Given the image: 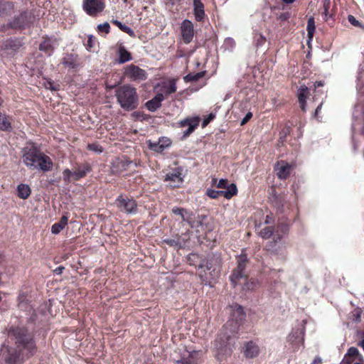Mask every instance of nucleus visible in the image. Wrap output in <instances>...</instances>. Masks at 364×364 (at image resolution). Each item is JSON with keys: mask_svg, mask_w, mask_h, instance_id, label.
Instances as JSON below:
<instances>
[{"mask_svg": "<svg viewBox=\"0 0 364 364\" xmlns=\"http://www.w3.org/2000/svg\"><path fill=\"white\" fill-rule=\"evenodd\" d=\"M164 100V96L163 93H159L154 98L146 102V107L149 111L154 112L161 107V102Z\"/></svg>", "mask_w": 364, "mask_h": 364, "instance_id": "18", "label": "nucleus"}, {"mask_svg": "<svg viewBox=\"0 0 364 364\" xmlns=\"http://www.w3.org/2000/svg\"><path fill=\"white\" fill-rule=\"evenodd\" d=\"M14 10L13 4L7 0L0 1V17L11 14Z\"/></svg>", "mask_w": 364, "mask_h": 364, "instance_id": "23", "label": "nucleus"}, {"mask_svg": "<svg viewBox=\"0 0 364 364\" xmlns=\"http://www.w3.org/2000/svg\"><path fill=\"white\" fill-rule=\"evenodd\" d=\"M282 1L287 4H291V3H293L295 0H282Z\"/></svg>", "mask_w": 364, "mask_h": 364, "instance_id": "58", "label": "nucleus"}, {"mask_svg": "<svg viewBox=\"0 0 364 364\" xmlns=\"http://www.w3.org/2000/svg\"><path fill=\"white\" fill-rule=\"evenodd\" d=\"M205 218V216L195 215V219H191V222H188V224L191 228L195 229L198 233H200L203 230V220Z\"/></svg>", "mask_w": 364, "mask_h": 364, "instance_id": "24", "label": "nucleus"}, {"mask_svg": "<svg viewBox=\"0 0 364 364\" xmlns=\"http://www.w3.org/2000/svg\"><path fill=\"white\" fill-rule=\"evenodd\" d=\"M171 144L168 139L162 138L156 143H150L149 147L154 151L162 152L166 147Z\"/></svg>", "mask_w": 364, "mask_h": 364, "instance_id": "22", "label": "nucleus"}, {"mask_svg": "<svg viewBox=\"0 0 364 364\" xmlns=\"http://www.w3.org/2000/svg\"><path fill=\"white\" fill-rule=\"evenodd\" d=\"M288 341L290 342L295 349L304 343V331L302 328H298L292 331L288 336Z\"/></svg>", "mask_w": 364, "mask_h": 364, "instance_id": "13", "label": "nucleus"}, {"mask_svg": "<svg viewBox=\"0 0 364 364\" xmlns=\"http://www.w3.org/2000/svg\"><path fill=\"white\" fill-rule=\"evenodd\" d=\"M83 9L88 15H91V0H84Z\"/></svg>", "mask_w": 364, "mask_h": 364, "instance_id": "44", "label": "nucleus"}, {"mask_svg": "<svg viewBox=\"0 0 364 364\" xmlns=\"http://www.w3.org/2000/svg\"><path fill=\"white\" fill-rule=\"evenodd\" d=\"M9 336L15 338L19 353L17 355V350L4 345L1 350L4 355L7 353L5 357L6 364H22L24 357H28L35 353L36 344L25 328H15L10 333Z\"/></svg>", "mask_w": 364, "mask_h": 364, "instance_id": "2", "label": "nucleus"}, {"mask_svg": "<svg viewBox=\"0 0 364 364\" xmlns=\"http://www.w3.org/2000/svg\"><path fill=\"white\" fill-rule=\"evenodd\" d=\"M308 92V87L305 85H303L299 87L297 93L300 107L304 112L306 111V100L307 98Z\"/></svg>", "mask_w": 364, "mask_h": 364, "instance_id": "21", "label": "nucleus"}, {"mask_svg": "<svg viewBox=\"0 0 364 364\" xmlns=\"http://www.w3.org/2000/svg\"><path fill=\"white\" fill-rule=\"evenodd\" d=\"M23 162L32 169L48 171L53 167L50 159L38 149L35 146H27L23 149Z\"/></svg>", "mask_w": 364, "mask_h": 364, "instance_id": "3", "label": "nucleus"}, {"mask_svg": "<svg viewBox=\"0 0 364 364\" xmlns=\"http://www.w3.org/2000/svg\"><path fill=\"white\" fill-rule=\"evenodd\" d=\"M87 147H88V149H91V145H90V144H88V145H87Z\"/></svg>", "mask_w": 364, "mask_h": 364, "instance_id": "60", "label": "nucleus"}, {"mask_svg": "<svg viewBox=\"0 0 364 364\" xmlns=\"http://www.w3.org/2000/svg\"><path fill=\"white\" fill-rule=\"evenodd\" d=\"M289 18V14L287 12L282 13L279 16V19L281 21H285V20L288 19Z\"/></svg>", "mask_w": 364, "mask_h": 364, "instance_id": "51", "label": "nucleus"}, {"mask_svg": "<svg viewBox=\"0 0 364 364\" xmlns=\"http://www.w3.org/2000/svg\"><path fill=\"white\" fill-rule=\"evenodd\" d=\"M55 42L50 38H46L42 41L39 46V49L42 51H45L49 55L53 52L55 46Z\"/></svg>", "mask_w": 364, "mask_h": 364, "instance_id": "28", "label": "nucleus"}, {"mask_svg": "<svg viewBox=\"0 0 364 364\" xmlns=\"http://www.w3.org/2000/svg\"><path fill=\"white\" fill-rule=\"evenodd\" d=\"M165 181L168 182V186L171 187H179L183 181L182 168H177L172 172L167 173L165 177Z\"/></svg>", "mask_w": 364, "mask_h": 364, "instance_id": "11", "label": "nucleus"}, {"mask_svg": "<svg viewBox=\"0 0 364 364\" xmlns=\"http://www.w3.org/2000/svg\"><path fill=\"white\" fill-rule=\"evenodd\" d=\"M105 6V0H92V14L101 12Z\"/></svg>", "mask_w": 364, "mask_h": 364, "instance_id": "33", "label": "nucleus"}, {"mask_svg": "<svg viewBox=\"0 0 364 364\" xmlns=\"http://www.w3.org/2000/svg\"><path fill=\"white\" fill-rule=\"evenodd\" d=\"M109 29H110L109 24L107 22L102 23V24H99L97 26V31L100 33H104L107 34L109 32Z\"/></svg>", "mask_w": 364, "mask_h": 364, "instance_id": "41", "label": "nucleus"}, {"mask_svg": "<svg viewBox=\"0 0 364 364\" xmlns=\"http://www.w3.org/2000/svg\"><path fill=\"white\" fill-rule=\"evenodd\" d=\"M113 23L119 28L122 31L128 33L129 36H132L134 35V31L130 27L122 24L120 21L115 20L113 21Z\"/></svg>", "mask_w": 364, "mask_h": 364, "instance_id": "36", "label": "nucleus"}, {"mask_svg": "<svg viewBox=\"0 0 364 364\" xmlns=\"http://www.w3.org/2000/svg\"><path fill=\"white\" fill-rule=\"evenodd\" d=\"M44 85L46 88L51 90H57L58 89V85H55L51 80H46L44 82Z\"/></svg>", "mask_w": 364, "mask_h": 364, "instance_id": "43", "label": "nucleus"}, {"mask_svg": "<svg viewBox=\"0 0 364 364\" xmlns=\"http://www.w3.org/2000/svg\"><path fill=\"white\" fill-rule=\"evenodd\" d=\"M252 117V112H249L246 114V115L245 116V117L242 119L241 121V125H244L245 124H246L250 119L251 117Z\"/></svg>", "mask_w": 364, "mask_h": 364, "instance_id": "47", "label": "nucleus"}, {"mask_svg": "<svg viewBox=\"0 0 364 364\" xmlns=\"http://www.w3.org/2000/svg\"><path fill=\"white\" fill-rule=\"evenodd\" d=\"M18 196L22 199H26L31 194V188L28 185L19 184L17 186Z\"/></svg>", "mask_w": 364, "mask_h": 364, "instance_id": "30", "label": "nucleus"}, {"mask_svg": "<svg viewBox=\"0 0 364 364\" xmlns=\"http://www.w3.org/2000/svg\"><path fill=\"white\" fill-rule=\"evenodd\" d=\"M214 118V115L213 114H210L208 117L203 122V126H206Z\"/></svg>", "mask_w": 364, "mask_h": 364, "instance_id": "50", "label": "nucleus"}, {"mask_svg": "<svg viewBox=\"0 0 364 364\" xmlns=\"http://www.w3.org/2000/svg\"><path fill=\"white\" fill-rule=\"evenodd\" d=\"M247 262V256L240 255L237 257V267L233 270L230 276V280L234 286L236 285L237 281L245 277L244 269Z\"/></svg>", "mask_w": 364, "mask_h": 364, "instance_id": "7", "label": "nucleus"}, {"mask_svg": "<svg viewBox=\"0 0 364 364\" xmlns=\"http://www.w3.org/2000/svg\"><path fill=\"white\" fill-rule=\"evenodd\" d=\"M274 168L277 176L280 179H285L289 176L291 166L286 161H282L276 164Z\"/></svg>", "mask_w": 364, "mask_h": 364, "instance_id": "14", "label": "nucleus"}, {"mask_svg": "<svg viewBox=\"0 0 364 364\" xmlns=\"http://www.w3.org/2000/svg\"><path fill=\"white\" fill-rule=\"evenodd\" d=\"M226 188V191H223V197L230 199L233 196L237 194V188L234 183L228 185Z\"/></svg>", "mask_w": 364, "mask_h": 364, "instance_id": "32", "label": "nucleus"}, {"mask_svg": "<svg viewBox=\"0 0 364 364\" xmlns=\"http://www.w3.org/2000/svg\"><path fill=\"white\" fill-rule=\"evenodd\" d=\"M321 106H322V104H320L317 108L316 109V111H315V115L317 116L318 114V112L320 111V109H321Z\"/></svg>", "mask_w": 364, "mask_h": 364, "instance_id": "57", "label": "nucleus"}, {"mask_svg": "<svg viewBox=\"0 0 364 364\" xmlns=\"http://www.w3.org/2000/svg\"><path fill=\"white\" fill-rule=\"evenodd\" d=\"M242 353L245 358L252 359L257 357L260 353V348L256 341H250L244 343Z\"/></svg>", "mask_w": 364, "mask_h": 364, "instance_id": "9", "label": "nucleus"}, {"mask_svg": "<svg viewBox=\"0 0 364 364\" xmlns=\"http://www.w3.org/2000/svg\"><path fill=\"white\" fill-rule=\"evenodd\" d=\"M246 314L241 306L233 307L232 320L227 322L223 331L215 341V358L223 361L231 354L230 341L237 333L240 323L245 319Z\"/></svg>", "mask_w": 364, "mask_h": 364, "instance_id": "1", "label": "nucleus"}, {"mask_svg": "<svg viewBox=\"0 0 364 364\" xmlns=\"http://www.w3.org/2000/svg\"><path fill=\"white\" fill-rule=\"evenodd\" d=\"M193 12L196 21L203 20L205 17L204 5L200 0H193Z\"/></svg>", "mask_w": 364, "mask_h": 364, "instance_id": "19", "label": "nucleus"}, {"mask_svg": "<svg viewBox=\"0 0 364 364\" xmlns=\"http://www.w3.org/2000/svg\"><path fill=\"white\" fill-rule=\"evenodd\" d=\"M259 286V282L256 279H251L245 285V289L247 290H253Z\"/></svg>", "mask_w": 364, "mask_h": 364, "instance_id": "40", "label": "nucleus"}, {"mask_svg": "<svg viewBox=\"0 0 364 364\" xmlns=\"http://www.w3.org/2000/svg\"><path fill=\"white\" fill-rule=\"evenodd\" d=\"M198 117L188 118L180 122L181 127H188V129L184 132L185 135H188L191 133H192L194 131V129L198 126Z\"/></svg>", "mask_w": 364, "mask_h": 364, "instance_id": "17", "label": "nucleus"}, {"mask_svg": "<svg viewBox=\"0 0 364 364\" xmlns=\"http://www.w3.org/2000/svg\"><path fill=\"white\" fill-rule=\"evenodd\" d=\"M322 359L320 357H316L311 364H321Z\"/></svg>", "mask_w": 364, "mask_h": 364, "instance_id": "53", "label": "nucleus"}, {"mask_svg": "<svg viewBox=\"0 0 364 364\" xmlns=\"http://www.w3.org/2000/svg\"><path fill=\"white\" fill-rule=\"evenodd\" d=\"M315 31V24L313 18H310L308 20L307 22V31H308V36L310 39H311L314 32Z\"/></svg>", "mask_w": 364, "mask_h": 364, "instance_id": "38", "label": "nucleus"}, {"mask_svg": "<svg viewBox=\"0 0 364 364\" xmlns=\"http://www.w3.org/2000/svg\"><path fill=\"white\" fill-rule=\"evenodd\" d=\"M68 218L63 215L58 223L53 224L51 227L53 234H58L68 224Z\"/></svg>", "mask_w": 364, "mask_h": 364, "instance_id": "27", "label": "nucleus"}, {"mask_svg": "<svg viewBox=\"0 0 364 364\" xmlns=\"http://www.w3.org/2000/svg\"><path fill=\"white\" fill-rule=\"evenodd\" d=\"M85 171H75V180H78L79 178L83 177L85 175Z\"/></svg>", "mask_w": 364, "mask_h": 364, "instance_id": "49", "label": "nucleus"}, {"mask_svg": "<svg viewBox=\"0 0 364 364\" xmlns=\"http://www.w3.org/2000/svg\"><path fill=\"white\" fill-rule=\"evenodd\" d=\"M206 194L211 198H218L223 196V191H215L213 189H208Z\"/></svg>", "mask_w": 364, "mask_h": 364, "instance_id": "39", "label": "nucleus"}, {"mask_svg": "<svg viewBox=\"0 0 364 364\" xmlns=\"http://www.w3.org/2000/svg\"><path fill=\"white\" fill-rule=\"evenodd\" d=\"M181 31L183 40L186 43H189L192 41L194 36V28L191 21L185 19L181 23Z\"/></svg>", "mask_w": 364, "mask_h": 364, "instance_id": "12", "label": "nucleus"}, {"mask_svg": "<svg viewBox=\"0 0 364 364\" xmlns=\"http://www.w3.org/2000/svg\"><path fill=\"white\" fill-rule=\"evenodd\" d=\"M116 205L119 210L127 214H135L137 212L136 201L128 196H119L116 200Z\"/></svg>", "mask_w": 364, "mask_h": 364, "instance_id": "6", "label": "nucleus"}, {"mask_svg": "<svg viewBox=\"0 0 364 364\" xmlns=\"http://www.w3.org/2000/svg\"><path fill=\"white\" fill-rule=\"evenodd\" d=\"M64 269H65L64 267L60 266V267H57L56 269H55L53 272L55 274L59 275V274H62Z\"/></svg>", "mask_w": 364, "mask_h": 364, "instance_id": "52", "label": "nucleus"}, {"mask_svg": "<svg viewBox=\"0 0 364 364\" xmlns=\"http://www.w3.org/2000/svg\"><path fill=\"white\" fill-rule=\"evenodd\" d=\"M362 310L359 308L353 309L349 314V319L353 322H360L361 321Z\"/></svg>", "mask_w": 364, "mask_h": 364, "instance_id": "35", "label": "nucleus"}, {"mask_svg": "<svg viewBox=\"0 0 364 364\" xmlns=\"http://www.w3.org/2000/svg\"><path fill=\"white\" fill-rule=\"evenodd\" d=\"M132 59L131 54L124 47L119 48V63H124Z\"/></svg>", "mask_w": 364, "mask_h": 364, "instance_id": "31", "label": "nucleus"}, {"mask_svg": "<svg viewBox=\"0 0 364 364\" xmlns=\"http://www.w3.org/2000/svg\"><path fill=\"white\" fill-rule=\"evenodd\" d=\"M87 46L88 48H91V35L87 36Z\"/></svg>", "mask_w": 364, "mask_h": 364, "instance_id": "55", "label": "nucleus"}, {"mask_svg": "<svg viewBox=\"0 0 364 364\" xmlns=\"http://www.w3.org/2000/svg\"><path fill=\"white\" fill-rule=\"evenodd\" d=\"M205 75L204 72H199L197 73H189L184 76L183 80L186 82L197 81L200 78H202Z\"/></svg>", "mask_w": 364, "mask_h": 364, "instance_id": "34", "label": "nucleus"}, {"mask_svg": "<svg viewBox=\"0 0 364 364\" xmlns=\"http://www.w3.org/2000/svg\"><path fill=\"white\" fill-rule=\"evenodd\" d=\"M225 44L229 46L231 48H233L235 45V41L231 38H228L225 39Z\"/></svg>", "mask_w": 364, "mask_h": 364, "instance_id": "48", "label": "nucleus"}, {"mask_svg": "<svg viewBox=\"0 0 364 364\" xmlns=\"http://www.w3.org/2000/svg\"><path fill=\"white\" fill-rule=\"evenodd\" d=\"M360 355L356 348L351 347L348 349V353L345 356V360L347 363L354 362L355 360H360Z\"/></svg>", "mask_w": 364, "mask_h": 364, "instance_id": "26", "label": "nucleus"}, {"mask_svg": "<svg viewBox=\"0 0 364 364\" xmlns=\"http://www.w3.org/2000/svg\"><path fill=\"white\" fill-rule=\"evenodd\" d=\"M35 20V17L31 13L24 12L9 23L11 28H24L28 27Z\"/></svg>", "mask_w": 364, "mask_h": 364, "instance_id": "8", "label": "nucleus"}, {"mask_svg": "<svg viewBox=\"0 0 364 364\" xmlns=\"http://www.w3.org/2000/svg\"><path fill=\"white\" fill-rule=\"evenodd\" d=\"M124 74L134 81H141L146 78V71L132 64L126 68Z\"/></svg>", "mask_w": 364, "mask_h": 364, "instance_id": "10", "label": "nucleus"}, {"mask_svg": "<svg viewBox=\"0 0 364 364\" xmlns=\"http://www.w3.org/2000/svg\"><path fill=\"white\" fill-rule=\"evenodd\" d=\"M63 179L64 181L67 182H70L72 181H76L75 180V171L72 172L69 169H65L63 172Z\"/></svg>", "mask_w": 364, "mask_h": 364, "instance_id": "37", "label": "nucleus"}, {"mask_svg": "<svg viewBox=\"0 0 364 364\" xmlns=\"http://www.w3.org/2000/svg\"><path fill=\"white\" fill-rule=\"evenodd\" d=\"M172 212L175 215H179L181 220L187 223L191 222V219H195V215L192 212H188L182 208L174 207Z\"/></svg>", "mask_w": 364, "mask_h": 364, "instance_id": "20", "label": "nucleus"}, {"mask_svg": "<svg viewBox=\"0 0 364 364\" xmlns=\"http://www.w3.org/2000/svg\"><path fill=\"white\" fill-rule=\"evenodd\" d=\"M61 64L68 70L75 69L80 65L77 56L73 54L65 55L61 60Z\"/></svg>", "mask_w": 364, "mask_h": 364, "instance_id": "16", "label": "nucleus"}, {"mask_svg": "<svg viewBox=\"0 0 364 364\" xmlns=\"http://www.w3.org/2000/svg\"><path fill=\"white\" fill-rule=\"evenodd\" d=\"M92 151H96V152H101L102 151V149L101 148L100 149H98L97 148V146L95 144H92Z\"/></svg>", "mask_w": 364, "mask_h": 364, "instance_id": "54", "label": "nucleus"}, {"mask_svg": "<svg viewBox=\"0 0 364 364\" xmlns=\"http://www.w3.org/2000/svg\"><path fill=\"white\" fill-rule=\"evenodd\" d=\"M115 97L120 107L125 110H132L138 106L136 90L129 85L119 87L115 91Z\"/></svg>", "mask_w": 364, "mask_h": 364, "instance_id": "4", "label": "nucleus"}, {"mask_svg": "<svg viewBox=\"0 0 364 364\" xmlns=\"http://www.w3.org/2000/svg\"><path fill=\"white\" fill-rule=\"evenodd\" d=\"M177 87L174 80H170L161 84V91L166 95L173 93L176 91Z\"/></svg>", "mask_w": 364, "mask_h": 364, "instance_id": "25", "label": "nucleus"}, {"mask_svg": "<svg viewBox=\"0 0 364 364\" xmlns=\"http://www.w3.org/2000/svg\"><path fill=\"white\" fill-rule=\"evenodd\" d=\"M173 240H167L166 242L170 244V245H173Z\"/></svg>", "mask_w": 364, "mask_h": 364, "instance_id": "59", "label": "nucleus"}, {"mask_svg": "<svg viewBox=\"0 0 364 364\" xmlns=\"http://www.w3.org/2000/svg\"><path fill=\"white\" fill-rule=\"evenodd\" d=\"M348 21L354 26L360 27L361 26L360 22L353 16L349 15L348 17Z\"/></svg>", "mask_w": 364, "mask_h": 364, "instance_id": "45", "label": "nucleus"}, {"mask_svg": "<svg viewBox=\"0 0 364 364\" xmlns=\"http://www.w3.org/2000/svg\"><path fill=\"white\" fill-rule=\"evenodd\" d=\"M321 86H323V82L322 81L316 82H315V84H314V87H315V88H316V87H321Z\"/></svg>", "mask_w": 364, "mask_h": 364, "instance_id": "56", "label": "nucleus"}, {"mask_svg": "<svg viewBox=\"0 0 364 364\" xmlns=\"http://www.w3.org/2000/svg\"><path fill=\"white\" fill-rule=\"evenodd\" d=\"M228 180L226 179H220L216 186L219 188H226V187L228 186Z\"/></svg>", "mask_w": 364, "mask_h": 364, "instance_id": "46", "label": "nucleus"}, {"mask_svg": "<svg viewBox=\"0 0 364 364\" xmlns=\"http://www.w3.org/2000/svg\"><path fill=\"white\" fill-rule=\"evenodd\" d=\"M212 269V265L209 264L208 262L205 263V264H202L199 266L198 270H199V274L200 277L203 280H208L210 279L215 276V269Z\"/></svg>", "mask_w": 364, "mask_h": 364, "instance_id": "15", "label": "nucleus"}, {"mask_svg": "<svg viewBox=\"0 0 364 364\" xmlns=\"http://www.w3.org/2000/svg\"><path fill=\"white\" fill-rule=\"evenodd\" d=\"M0 129L1 131H10L11 129V118L0 112Z\"/></svg>", "mask_w": 364, "mask_h": 364, "instance_id": "29", "label": "nucleus"}, {"mask_svg": "<svg viewBox=\"0 0 364 364\" xmlns=\"http://www.w3.org/2000/svg\"><path fill=\"white\" fill-rule=\"evenodd\" d=\"M181 352V358L180 359L173 358L176 363L181 364H198L203 355L201 350H188L186 349H178Z\"/></svg>", "mask_w": 364, "mask_h": 364, "instance_id": "5", "label": "nucleus"}, {"mask_svg": "<svg viewBox=\"0 0 364 364\" xmlns=\"http://www.w3.org/2000/svg\"><path fill=\"white\" fill-rule=\"evenodd\" d=\"M272 234V229L270 227H266L264 229H262L259 235L263 238H269Z\"/></svg>", "mask_w": 364, "mask_h": 364, "instance_id": "42", "label": "nucleus"}]
</instances>
